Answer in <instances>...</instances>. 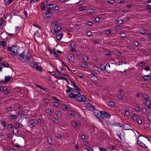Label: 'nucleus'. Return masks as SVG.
<instances>
[{"mask_svg": "<svg viewBox=\"0 0 151 151\" xmlns=\"http://www.w3.org/2000/svg\"><path fill=\"white\" fill-rule=\"evenodd\" d=\"M143 78L145 81L151 80V75H146L143 76Z\"/></svg>", "mask_w": 151, "mask_h": 151, "instance_id": "10", "label": "nucleus"}, {"mask_svg": "<svg viewBox=\"0 0 151 151\" xmlns=\"http://www.w3.org/2000/svg\"><path fill=\"white\" fill-rule=\"evenodd\" d=\"M62 29V27H60V26H58L57 28V29L56 30V32L57 33H59L60 32V30Z\"/></svg>", "mask_w": 151, "mask_h": 151, "instance_id": "56", "label": "nucleus"}, {"mask_svg": "<svg viewBox=\"0 0 151 151\" xmlns=\"http://www.w3.org/2000/svg\"><path fill=\"white\" fill-rule=\"evenodd\" d=\"M82 66L83 67H85L86 68H87L88 67V65L86 64V62H85V63H84V65H83V64H82Z\"/></svg>", "mask_w": 151, "mask_h": 151, "instance_id": "59", "label": "nucleus"}, {"mask_svg": "<svg viewBox=\"0 0 151 151\" xmlns=\"http://www.w3.org/2000/svg\"><path fill=\"white\" fill-rule=\"evenodd\" d=\"M46 112L49 115L51 114L52 113V111L51 110L49 109H46Z\"/></svg>", "mask_w": 151, "mask_h": 151, "instance_id": "45", "label": "nucleus"}, {"mask_svg": "<svg viewBox=\"0 0 151 151\" xmlns=\"http://www.w3.org/2000/svg\"><path fill=\"white\" fill-rule=\"evenodd\" d=\"M6 44V43L5 42L2 41L1 42L0 45L3 47H4Z\"/></svg>", "mask_w": 151, "mask_h": 151, "instance_id": "31", "label": "nucleus"}, {"mask_svg": "<svg viewBox=\"0 0 151 151\" xmlns=\"http://www.w3.org/2000/svg\"><path fill=\"white\" fill-rule=\"evenodd\" d=\"M130 126L127 124H124L123 128L124 129L126 130H131L130 129Z\"/></svg>", "mask_w": 151, "mask_h": 151, "instance_id": "11", "label": "nucleus"}, {"mask_svg": "<svg viewBox=\"0 0 151 151\" xmlns=\"http://www.w3.org/2000/svg\"><path fill=\"white\" fill-rule=\"evenodd\" d=\"M7 89V88L5 86H1L0 87V90L4 91Z\"/></svg>", "mask_w": 151, "mask_h": 151, "instance_id": "38", "label": "nucleus"}, {"mask_svg": "<svg viewBox=\"0 0 151 151\" xmlns=\"http://www.w3.org/2000/svg\"><path fill=\"white\" fill-rule=\"evenodd\" d=\"M7 50L13 53L14 55H17L18 54L17 52V47L16 46H12L11 47H7Z\"/></svg>", "mask_w": 151, "mask_h": 151, "instance_id": "3", "label": "nucleus"}, {"mask_svg": "<svg viewBox=\"0 0 151 151\" xmlns=\"http://www.w3.org/2000/svg\"><path fill=\"white\" fill-rule=\"evenodd\" d=\"M50 30L51 32L53 34H55L56 33H57L56 30L55 28H52L50 29Z\"/></svg>", "mask_w": 151, "mask_h": 151, "instance_id": "41", "label": "nucleus"}, {"mask_svg": "<svg viewBox=\"0 0 151 151\" xmlns=\"http://www.w3.org/2000/svg\"><path fill=\"white\" fill-rule=\"evenodd\" d=\"M52 121L55 123L58 124L59 121L58 119L55 118H53L52 119Z\"/></svg>", "mask_w": 151, "mask_h": 151, "instance_id": "50", "label": "nucleus"}, {"mask_svg": "<svg viewBox=\"0 0 151 151\" xmlns=\"http://www.w3.org/2000/svg\"><path fill=\"white\" fill-rule=\"evenodd\" d=\"M94 70L95 73H98L100 76H101L102 73L100 71V69L97 66H95L94 68Z\"/></svg>", "mask_w": 151, "mask_h": 151, "instance_id": "7", "label": "nucleus"}, {"mask_svg": "<svg viewBox=\"0 0 151 151\" xmlns=\"http://www.w3.org/2000/svg\"><path fill=\"white\" fill-rule=\"evenodd\" d=\"M80 91V88L79 89H75L72 90L71 92L69 94L68 96L69 98H75L76 96L81 94L79 92Z\"/></svg>", "mask_w": 151, "mask_h": 151, "instance_id": "1", "label": "nucleus"}, {"mask_svg": "<svg viewBox=\"0 0 151 151\" xmlns=\"http://www.w3.org/2000/svg\"><path fill=\"white\" fill-rule=\"evenodd\" d=\"M144 69L146 71H149L151 70V68L149 66H147L144 68Z\"/></svg>", "mask_w": 151, "mask_h": 151, "instance_id": "62", "label": "nucleus"}, {"mask_svg": "<svg viewBox=\"0 0 151 151\" xmlns=\"http://www.w3.org/2000/svg\"><path fill=\"white\" fill-rule=\"evenodd\" d=\"M74 98L76 101L79 102H85L87 100V97L83 95H78Z\"/></svg>", "mask_w": 151, "mask_h": 151, "instance_id": "2", "label": "nucleus"}, {"mask_svg": "<svg viewBox=\"0 0 151 151\" xmlns=\"http://www.w3.org/2000/svg\"><path fill=\"white\" fill-rule=\"evenodd\" d=\"M18 117L17 115H12L10 116L9 119L10 120H12L16 119Z\"/></svg>", "mask_w": 151, "mask_h": 151, "instance_id": "19", "label": "nucleus"}, {"mask_svg": "<svg viewBox=\"0 0 151 151\" xmlns=\"http://www.w3.org/2000/svg\"><path fill=\"white\" fill-rule=\"evenodd\" d=\"M55 136L58 139L60 138L61 137V136L60 134L57 133H55Z\"/></svg>", "mask_w": 151, "mask_h": 151, "instance_id": "54", "label": "nucleus"}, {"mask_svg": "<svg viewBox=\"0 0 151 151\" xmlns=\"http://www.w3.org/2000/svg\"><path fill=\"white\" fill-rule=\"evenodd\" d=\"M115 1L114 0H109L108 2L110 4H113L114 3Z\"/></svg>", "mask_w": 151, "mask_h": 151, "instance_id": "61", "label": "nucleus"}, {"mask_svg": "<svg viewBox=\"0 0 151 151\" xmlns=\"http://www.w3.org/2000/svg\"><path fill=\"white\" fill-rule=\"evenodd\" d=\"M19 58L22 62H26L28 60V57L24 55V53L19 54Z\"/></svg>", "mask_w": 151, "mask_h": 151, "instance_id": "4", "label": "nucleus"}, {"mask_svg": "<svg viewBox=\"0 0 151 151\" xmlns=\"http://www.w3.org/2000/svg\"><path fill=\"white\" fill-rule=\"evenodd\" d=\"M46 7L48 9L52 8L53 7V4H47Z\"/></svg>", "mask_w": 151, "mask_h": 151, "instance_id": "23", "label": "nucleus"}, {"mask_svg": "<svg viewBox=\"0 0 151 151\" xmlns=\"http://www.w3.org/2000/svg\"><path fill=\"white\" fill-rule=\"evenodd\" d=\"M92 35V32L90 31H88L87 32V35L89 37L91 36Z\"/></svg>", "mask_w": 151, "mask_h": 151, "instance_id": "60", "label": "nucleus"}, {"mask_svg": "<svg viewBox=\"0 0 151 151\" xmlns=\"http://www.w3.org/2000/svg\"><path fill=\"white\" fill-rule=\"evenodd\" d=\"M36 64L37 63H35L34 62H33V63H29V65L32 68L34 69H35Z\"/></svg>", "mask_w": 151, "mask_h": 151, "instance_id": "20", "label": "nucleus"}, {"mask_svg": "<svg viewBox=\"0 0 151 151\" xmlns=\"http://www.w3.org/2000/svg\"><path fill=\"white\" fill-rule=\"evenodd\" d=\"M56 78H57V79H62V80H65V81H67V78H64V77L61 76H59V77H58V78L56 77Z\"/></svg>", "mask_w": 151, "mask_h": 151, "instance_id": "49", "label": "nucleus"}, {"mask_svg": "<svg viewBox=\"0 0 151 151\" xmlns=\"http://www.w3.org/2000/svg\"><path fill=\"white\" fill-rule=\"evenodd\" d=\"M0 65L4 67H8L9 66V64L6 62H4L0 63Z\"/></svg>", "mask_w": 151, "mask_h": 151, "instance_id": "12", "label": "nucleus"}, {"mask_svg": "<svg viewBox=\"0 0 151 151\" xmlns=\"http://www.w3.org/2000/svg\"><path fill=\"white\" fill-rule=\"evenodd\" d=\"M23 13H24V16L26 17H27V12L25 8L24 9V11L23 12Z\"/></svg>", "mask_w": 151, "mask_h": 151, "instance_id": "53", "label": "nucleus"}, {"mask_svg": "<svg viewBox=\"0 0 151 151\" xmlns=\"http://www.w3.org/2000/svg\"><path fill=\"white\" fill-rule=\"evenodd\" d=\"M109 105L111 106L114 107L115 106V104L114 102L111 101L109 102Z\"/></svg>", "mask_w": 151, "mask_h": 151, "instance_id": "51", "label": "nucleus"}, {"mask_svg": "<svg viewBox=\"0 0 151 151\" xmlns=\"http://www.w3.org/2000/svg\"><path fill=\"white\" fill-rule=\"evenodd\" d=\"M145 65V63L144 62H139L138 63V65H139V66L140 67H142L144 65Z\"/></svg>", "mask_w": 151, "mask_h": 151, "instance_id": "36", "label": "nucleus"}, {"mask_svg": "<svg viewBox=\"0 0 151 151\" xmlns=\"http://www.w3.org/2000/svg\"><path fill=\"white\" fill-rule=\"evenodd\" d=\"M137 142L138 144L140 146H141L143 148H146L147 147V146L145 144H144L143 142L140 141V140H137Z\"/></svg>", "mask_w": 151, "mask_h": 151, "instance_id": "6", "label": "nucleus"}, {"mask_svg": "<svg viewBox=\"0 0 151 151\" xmlns=\"http://www.w3.org/2000/svg\"><path fill=\"white\" fill-rule=\"evenodd\" d=\"M103 111L99 112V115L98 118V119L99 120L103 119L105 117L104 113H103Z\"/></svg>", "mask_w": 151, "mask_h": 151, "instance_id": "8", "label": "nucleus"}, {"mask_svg": "<svg viewBox=\"0 0 151 151\" xmlns=\"http://www.w3.org/2000/svg\"><path fill=\"white\" fill-rule=\"evenodd\" d=\"M119 122H116L115 121L114 122H113L111 124V125L113 126L114 127H118L119 126Z\"/></svg>", "mask_w": 151, "mask_h": 151, "instance_id": "24", "label": "nucleus"}, {"mask_svg": "<svg viewBox=\"0 0 151 151\" xmlns=\"http://www.w3.org/2000/svg\"><path fill=\"white\" fill-rule=\"evenodd\" d=\"M86 150L88 151H93V149L91 147H87Z\"/></svg>", "mask_w": 151, "mask_h": 151, "instance_id": "64", "label": "nucleus"}, {"mask_svg": "<svg viewBox=\"0 0 151 151\" xmlns=\"http://www.w3.org/2000/svg\"><path fill=\"white\" fill-rule=\"evenodd\" d=\"M11 92V90L9 89L6 90L4 91V93L3 94L4 95H6L9 94V93Z\"/></svg>", "mask_w": 151, "mask_h": 151, "instance_id": "32", "label": "nucleus"}, {"mask_svg": "<svg viewBox=\"0 0 151 151\" xmlns=\"http://www.w3.org/2000/svg\"><path fill=\"white\" fill-rule=\"evenodd\" d=\"M78 77L80 78H83V75L81 73H79L78 75Z\"/></svg>", "mask_w": 151, "mask_h": 151, "instance_id": "58", "label": "nucleus"}, {"mask_svg": "<svg viewBox=\"0 0 151 151\" xmlns=\"http://www.w3.org/2000/svg\"><path fill=\"white\" fill-rule=\"evenodd\" d=\"M117 19V20L116 21V22H117V24H121L123 23V20H122L121 19Z\"/></svg>", "mask_w": 151, "mask_h": 151, "instance_id": "34", "label": "nucleus"}, {"mask_svg": "<svg viewBox=\"0 0 151 151\" xmlns=\"http://www.w3.org/2000/svg\"><path fill=\"white\" fill-rule=\"evenodd\" d=\"M35 69L37 70H39L42 72L43 70V68L42 67L40 66H39L37 64H36Z\"/></svg>", "mask_w": 151, "mask_h": 151, "instance_id": "13", "label": "nucleus"}, {"mask_svg": "<svg viewBox=\"0 0 151 151\" xmlns=\"http://www.w3.org/2000/svg\"><path fill=\"white\" fill-rule=\"evenodd\" d=\"M86 106L87 109L91 111H94L95 109V107L89 103L86 104Z\"/></svg>", "mask_w": 151, "mask_h": 151, "instance_id": "5", "label": "nucleus"}, {"mask_svg": "<svg viewBox=\"0 0 151 151\" xmlns=\"http://www.w3.org/2000/svg\"><path fill=\"white\" fill-rule=\"evenodd\" d=\"M87 7L86 6H83L79 8V10L80 11H83L87 9Z\"/></svg>", "mask_w": 151, "mask_h": 151, "instance_id": "29", "label": "nucleus"}, {"mask_svg": "<svg viewBox=\"0 0 151 151\" xmlns=\"http://www.w3.org/2000/svg\"><path fill=\"white\" fill-rule=\"evenodd\" d=\"M106 68H107V70H108V71H107V72L108 73H110V71L109 70V69L110 68V66L109 64V63H107L106 65Z\"/></svg>", "mask_w": 151, "mask_h": 151, "instance_id": "30", "label": "nucleus"}, {"mask_svg": "<svg viewBox=\"0 0 151 151\" xmlns=\"http://www.w3.org/2000/svg\"><path fill=\"white\" fill-rule=\"evenodd\" d=\"M36 120L34 119H31L30 121V125H33L34 126H35L37 123L36 122Z\"/></svg>", "mask_w": 151, "mask_h": 151, "instance_id": "16", "label": "nucleus"}, {"mask_svg": "<svg viewBox=\"0 0 151 151\" xmlns=\"http://www.w3.org/2000/svg\"><path fill=\"white\" fill-rule=\"evenodd\" d=\"M44 15H45L46 17L45 18V19H47L49 18H50L52 16V14H48L47 13H45L44 14Z\"/></svg>", "mask_w": 151, "mask_h": 151, "instance_id": "28", "label": "nucleus"}, {"mask_svg": "<svg viewBox=\"0 0 151 151\" xmlns=\"http://www.w3.org/2000/svg\"><path fill=\"white\" fill-rule=\"evenodd\" d=\"M63 34L62 33H56V38L58 40L60 41L61 39L63 37Z\"/></svg>", "mask_w": 151, "mask_h": 151, "instance_id": "9", "label": "nucleus"}, {"mask_svg": "<svg viewBox=\"0 0 151 151\" xmlns=\"http://www.w3.org/2000/svg\"><path fill=\"white\" fill-rule=\"evenodd\" d=\"M105 31L106 34L108 35L110 34L111 33V30L110 29L107 30H105Z\"/></svg>", "mask_w": 151, "mask_h": 151, "instance_id": "46", "label": "nucleus"}, {"mask_svg": "<svg viewBox=\"0 0 151 151\" xmlns=\"http://www.w3.org/2000/svg\"><path fill=\"white\" fill-rule=\"evenodd\" d=\"M120 36L121 37H124L126 36V35L125 33L124 32H122V33H120Z\"/></svg>", "mask_w": 151, "mask_h": 151, "instance_id": "42", "label": "nucleus"}, {"mask_svg": "<svg viewBox=\"0 0 151 151\" xmlns=\"http://www.w3.org/2000/svg\"><path fill=\"white\" fill-rule=\"evenodd\" d=\"M51 26L52 27H54L55 26H57L58 25V23L56 21L53 22L51 24Z\"/></svg>", "mask_w": 151, "mask_h": 151, "instance_id": "27", "label": "nucleus"}, {"mask_svg": "<svg viewBox=\"0 0 151 151\" xmlns=\"http://www.w3.org/2000/svg\"><path fill=\"white\" fill-rule=\"evenodd\" d=\"M99 149L100 151H107L106 149L104 148H99Z\"/></svg>", "mask_w": 151, "mask_h": 151, "instance_id": "63", "label": "nucleus"}, {"mask_svg": "<svg viewBox=\"0 0 151 151\" xmlns=\"http://www.w3.org/2000/svg\"><path fill=\"white\" fill-rule=\"evenodd\" d=\"M147 119H148V121L151 122V115L148 114L147 117Z\"/></svg>", "mask_w": 151, "mask_h": 151, "instance_id": "47", "label": "nucleus"}, {"mask_svg": "<svg viewBox=\"0 0 151 151\" xmlns=\"http://www.w3.org/2000/svg\"><path fill=\"white\" fill-rule=\"evenodd\" d=\"M55 114L57 116H58L59 115H61L62 114L61 112L60 111H56L55 112Z\"/></svg>", "mask_w": 151, "mask_h": 151, "instance_id": "40", "label": "nucleus"}, {"mask_svg": "<svg viewBox=\"0 0 151 151\" xmlns=\"http://www.w3.org/2000/svg\"><path fill=\"white\" fill-rule=\"evenodd\" d=\"M132 118L134 121H136L138 119L137 115L136 114H134L132 115Z\"/></svg>", "mask_w": 151, "mask_h": 151, "instance_id": "22", "label": "nucleus"}, {"mask_svg": "<svg viewBox=\"0 0 151 151\" xmlns=\"http://www.w3.org/2000/svg\"><path fill=\"white\" fill-rule=\"evenodd\" d=\"M68 59L70 61H71L72 60L73 58H74V57L73 55H71L68 56Z\"/></svg>", "mask_w": 151, "mask_h": 151, "instance_id": "57", "label": "nucleus"}, {"mask_svg": "<svg viewBox=\"0 0 151 151\" xmlns=\"http://www.w3.org/2000/svg\"><path fill=\"white\" fill-rule=\"evenodd\" d=\"M105 55H111V52L108 50L106 51L105 52Z\"/></svg>", "mask_w": 151, "mask_h": 151, "instance_id": "48", "label": "nucleus"}, {"mask_svg": "<svg viewBox=\"0 0 151 151\" xmlns=\"http://www.w3.org/2000/svg\"><path fill=\"white\" fill-rule=\"evenodd\" d=\"M100 66L101 70L102 71H105V70H106V65L105 66L102 64H101L100 65Z\"/></svg>", "mask_w": 151, "mask_h": 151, "instance_id": "25", "label": "nucleus"}, {"mask_svg": "<svg viewBox=\"0 0 151 151\" xmlns=\"http://www.w3.org/2000/svg\"><path fill=\"white\" fill-rule=\"evenodd\" d=\"M41 6L42 8H41V9L42 10H44L45 9V4L44 3H42L41 4Z\"/></svg>", "mask_w": 151, "mask_h": 151, "instance_id": "52", "label": "nucleus"}, {"mask_svg": "<svg viewBox=\"0 0 151 151\" xmlns=\"http://www.w3.org/2000/svg\"><path fill=\"white\" fill-rule=\"evenodd\" d=\"M147 30L143 29H141L139 30V32L142 34H146Z\"/></svg>", "mask_w": 151, "mask_h": 151, "instance_id": "15", "label": "nucleus"}, {"mask_svg": "<svg viewBox=\"0 0 151 151\" xmlns=\"http://www.w3.org/2000/svg\"><path fill=\"white\" fill-rule=\"evenodd\" d=\"M47 142L50 145L52 144V138L50 137H48L47 139Z\"/></svg>", "mask_w": 151, "mask_h": 151, "instance_id": "33", "label": "nucleus"}, {"mask_svg": "<svg viewBox=\"0 0 151 151\" xmlns=\"http://www.w3.org/2000/svg\"><path fill=\"white\" fill-rule=\"evenodd\" d=\"M11 79V77L10 76H6L5 77V81H4V83L8 82Z\"/></svg>", "mask_w": 151, "mask_h": 151, "instance_id": "18", "label": "nucleus"}, {"mask_svg": "<svg viewBox=\"0 0 151 151\" xmlns=\"http://www.w3.org/2000/svg\"><path fill=\"white\" fill-rule=\"evenodd\" d=\"M91 80L93 83H96L98 81V78L96 76L92 78Z\"/></svg>", "mask_w": 151, "mask_h": 151, "instance_id": "17", "label": "nucleus"}, {"mask_svg": "<svg viewBox=\"0 0 151 151\" xmlns=\"http://www.w3.org/2000/svg\"><path fill=\"white\" fill-rule=\"evenodd\" d=\"M103 113H104V115L105 116L104 117L106 118L107 119H108L111 116L108 113L106 112V111L103 112Z\"/></svg>", "mask_w": 151, "mask_h": 151, "instance_id": "21", "label": "nucleus"}, {"mask_svg": "<svg viewBox=\"0 0 151 151\" xmlns=\"http://www.w3.org/2000/svg\"><path fill=\"white\" fill-rule=\"evenodd\" d=\"M82 59L85 62L86 60H88V58L86 56H83L82 57Z\"/></svg>", "mask_w": 151, "mask_h": 151, "instance_id": "55", "label": "nucleus"}, {"mask_svg": "<svg viewBox=\"0 0 151 151\" xmlns=\"http://www.w3.org/2000/svg\"><path fill=\"white\" fill-rule=\"evenodd\" d=\"M142 97L146 100V101H147V99L149 98V96L148 95L144 94L142 96Z\"/></svg>", "mask_w": 151, "mask_h": 151, "instance_id": "39", "label": "nucleus"}, {"mask_svg": "<svg viewBox=\"0 0 151 151\" xmlns=\"http://www.w3.org/2000/svg\"><path fill=\"white\" fill-rule=\"evenodd\" d=\"M71 85H73V87L75 88V89H79V88L77 85H76L75 83L73 81H71Z\"/></svg>", "mask_w": 151, "mask_h": 151, "instance_id": "26", "label": "nucleus"}, {"mask_svg": "<svg viewBox=\"0 0 151 151\" xmlns=\"http://www.w3.org/2000/svg\"><path fill=\"white\" fill-rule=\"evenodd\" d=\"M13 0H8L6 4H5V5L6 6H8L13 1Z\"/></svg>", "mask_w": 151, "mask_h": 151, "instance_id": "35", "label": "nucleus"}, {"mask_svg": "<svg viewBox=\"0 0 151 151\" xmlns=\"http://www.w3.org/2000/svg\"><path fill=\"white\" fill-rule=\"evenodd\" d=\"M145 9L147 10H151V5H147L145 8Z\"/></svg>", "mask_w": 151, "mask_h": 151, "instance_id": "43", "label": "nucleus"}, {"mask_svg": "<svg viewBox=\"0 0 151 151\" xmlns=\"http://www.w3.org/2000/svg\"><path fill=\"white\" fill-rule=\"evenodd\" d=\"M60 103L57 102H54L53 103V105L56 107H58L59 106Z\"/></svg>", "mask_w": 151, "mask_h": 151, "instance_id": "37", "label": "nucleus"}, {"mask_svg": "<svg viewBox=\"0 0 151 151\" xmlns=\"http://www.w3.org/2000/svg\"><path fill=\"white\" fill-rule=\"evenodd\" d=\"M125 114L127 116H129L130 115V113L128 110H126L125 112Z\"/></svg>", "mask_w": 151, "mask_h": 151, "instance_id": "44", "label": "nucleus"}, {"mask_svg": "<svg viewBox=\"0 0 151 151\" xmlns=\"http://www.w3.org/2000/svg\"><path fill=\"white\" fill-rule=\"evenodd\" d=\"M95 10L93 9H88L86 10V13L92 14L94 13Z\"/></svg>", "mask_w": 151, "mask_h": 151, "instance_id": "14", "label": "nucleus"}]
</instances>
